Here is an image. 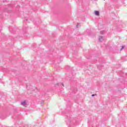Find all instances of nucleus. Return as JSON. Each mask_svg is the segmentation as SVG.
Instances as JSON below:
<instances>
[{
	"mask_svg": "<svg viewBox=\"0 0 127 127\" xmlns=\"http://www.w3.org/2000/svg\"><path fill=\"white\" fill-rule=\"evenodd\" d=\"M104 41V37L103 36H100L99 38V42H102Z\"/></svg>",
	"mask_w": 127,
	"mask_h": 127,
	"instance_id": "obj_1",
	"label": "nucleus"
},
{
	"mask_svg": "<svg viewBox=\"0 0 127 127\" xmlns=\"http://www.w3.org/2000/svg\"><path fill=\"white\" fill-rule=\"evenodd\" d=\"M95 15L99 16V15H100V12L99 11H95Z\"/></svg>",
	"mask_w": 127,
	"mask_h": 127,
	"instance_id": "obj_2",
	"label": "nucleus"
},
{
	"mask_svg": "<svg viewBox=\"0 0 127 127\" xmlns=\"http://www.w3.org/2000/svg\"><path fill=\"white\" fill-rule=\"evenodd\" d=\"M21 105H22V106H26V102L23 101V102H21Z\"/></svg>",
	"mask_w": 127,
	"mask_h": 127,
	"instance_id": "obj_3",
	"label": "nucleus"
},
{
	"mask_svg": "<svg viewBox=\"0 0 127 127\" xmlns=\"http://www.w3.org/2000/svg\"><path fill=\"white\" fill-rule=\"evenodd\" d=\"M81 26V24L78 23L76 25V27L77 28H79Z\"/></svg>",
	"mask_w": 127,
	"mask_h": 127,
	"instance_id": "obj_4",
	"label": "nucleus"
},
{
	"mask_svg": "<svg viewBox=\"0 0 127 127\" xmlns=\"http://www.w3.org/2000/svg\"><path fill=\"white\" fill-rule=\"evenodd\" d=\"M105 33V31L103 30L100 31V34H104Z\"/></svg>",
	"mask_w": 127,
	"mask_h": 127,
	"instance_id": "obj_5",
	"label": "nucleus"
},
{
	"mask_svg": "<svg viewBox=\"0 0 127 127\" xmlns=\"http://www.w3.org/2000/svg\"><path fill=\"white\" fill-rule=\"evenodd\" d=\"M124 48H125V46H122L121 49V50H123V49H124Z\"/></svg>",
	"mask_w": 127,
	"mask_h": 127,
	"instance_id": "obj_6",
	"label": "nucleus"
},
{
	"mask_svg": "<svg viewBox=\"0 0 127 127\" xmlns=\"http://www.w3.org/2000/svg\"><path fill=\"white\" fill-rule=\"evenodd\" d=\"M122 73H123V72L121 71V73H120L119 74L120 76H123V74H122Z\"/></svg>",
	"mask_w": 127,
	"mask_h": 127,
	"instance_id": "obj_7",
	"label": "nucleus"
},
{
	"mask_svg": "<svg viewBox=\"0 0 127 127\" xmlns=\"http://www.w3.org/2000/svg\"><path fill=\"white\" fill-rule=\"evenodd\" d=\"M59 85H60V83H58V84H56L55 86H59Z\"/></svg>",
	"mask_w": 127,
	"mask_h": 127,
	"instance_id": "obj_8",
	"label": "nucleus"
},
{
	"mask_svg": "<svg viewBox=\"0 0 127 127\" xmlns=\"http://www.w3.org/2000/svg\"><path fill=\"white\" fill-rule=\"evenodd\" d=\"M61 85H62V86H63V87H64V84H63V83H61Z\"/></svg>",
	"mask_w": 127,
	"mask_h": 127,
	"instance_id": "obj_9",
	"label": "nucleus"
},
{
	"mask_svg": "<svg viewBox=\"0 0 127 127\" xmlns=\"http://www.w3.org/2000/svg\"><path fill=\"white\" fill-rule=\"evenodd\" d=\"M91 96H92V97H94V96H95V94H92Z\"/></svg>",
	"mask_w": 127,
	"mask_h": 127,
	"instance_id": "obj_10",
	"label": "nucleus"
},
{
	"mask_svg": "<svg viewBox=\"0 0 127 127\" xmlns=\"http://www.w3.org/2000/svg\"><path fill=\"white\" fill-rule=\"evenodd\" d=\"M17 7L18 8L19 7V5H17Z\"/></svg>",
	"mask_w": 127,
	"mask_h": 127,
	"instance_id": "obj_11",
	"label": "nucleus"
},
{
	"mask_svg": "<svg viewBox=\"0 0 127 127\" xmlns=\"http://www.w3.org/2000/svg\"><path fill=\"white\" fill-rule=\"evenodd\" d=\"M26 21H27V19H26Z\"/></svg>",
	"mask_w": 127,
	"mask_h": 127,
	"instance_id": "obj_12",
	"label": "nucleus"
},
{
	"mask_svg": "<svg viewBox=\"0 0 127 127\" xmlns=\"http://www.w3.org/2000/svg\"><path fill=\"white\" fill-rule=\"evenodd\" d=\"M27 88H28V86H27Z\"/></svg>",
	"mask_w": 127,
	"mask_h": 127,
	"instance_id": "obj_13",
	"label": "nucleus"
},
{
	"mask_svg": "<svg viewBox=\"0 0 127 127\" xmlns=\"http://www.w3.org/2000/svg\"><path fill=\"white\" fill-rule=\"evenodd\" d=\"M42 104H43V102H42Z\"/></svg>",
	"mask_w": 127,
	"mask_h": 127,
	"instance_id": "obj_14",
	"label": "nucleus"
}]
</instances>
